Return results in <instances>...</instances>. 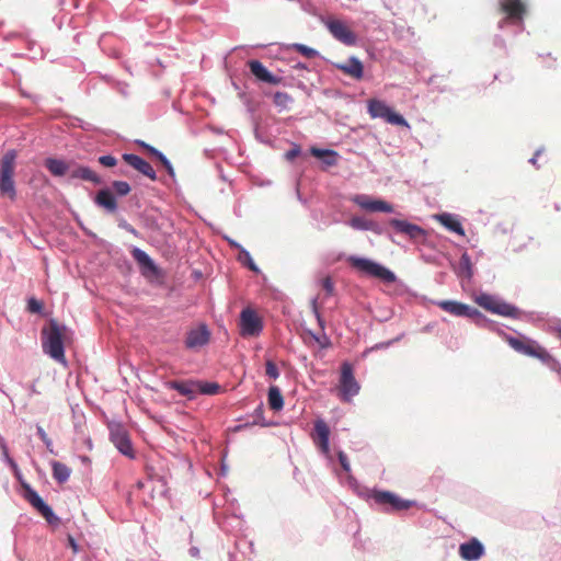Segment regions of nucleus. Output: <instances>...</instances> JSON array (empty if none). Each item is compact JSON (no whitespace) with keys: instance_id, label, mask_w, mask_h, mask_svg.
<instances>
[{"instance_id":"nucleus-1","label":"nucleus","mask_w":561,"mask_h":561,"mask_svg":"<svg viewBox=\"0 0 561 561\" xmlns=\"http://www.w3.org/2000/svg\"><path fill=\"white\" fill-rule=\"evenodd\" d=\"M67 331L65 325L59 324L55 319L49 321L48 329L42 331V346L46 354L55 360L65 364L64 336Z\"/></svg>"},{"instance_id":"nucleus-2","label":"nucleus","mask_w":561,"mask_h":561,"mask_svg":"<svg viewBox=\"0 0 561 561\" xmlns=\"http://www.w3.org/2000/svg\"><path fill=\"white\" fill-rule=\"evenodd\" d=\"M506 341L508 345L516 352L538 358L543 364L550 366L552 369H557L559 366V363L547 352V350L534 340L508 336Z\"/></svg>"},{"instance_id":"nucleus-3","label":"nucleus","mask_w":561,"mask_h":561,"mask_svg":"<svg viewBox=\"0 0 561 561\" xmlns=\"http://www.w3.org/2000/svg\"><path fill=\"white\" fill-rule=\"evenodd\" d=\"M18 152L10 149L0 158V193L13 201L16 196L14 171Z\"/></svg>"},{"instance_id":"nucleus-4","label":"nucleus","mask_w":561,"mask_h":561,"mask_svg":"<svg viewBox=\"0 0 561 561\" xmlns=\"http://www.w3.org/2000/svg\"><path fill=\"white\" fill-rule=\"evenodd\" d=\"M347 262L353 268L363 274L374 276L386 283H393L396 280V275L390 270L368 259L352 255L347 257Z\"/></svg>"},{"instance_id":"nucleus-5","label":"nucleus","mask_w":561,"mask_h":561,"mask_svg":"<svg viewBox=\"0 0 561 561\" xmlns=\"http://www.w3.org/2000/svg\"><path fill=\"white\" fill-rule=\"evenodd\" d=\"M474 301L484 310L499 316L516 319L520 313L517 307L502 301L489 294H481L477 296Z\"/></svg>"},{"instance_id":"nucleus-6","label":"nucleus","mask_w":561,"mask_h":561,"mask_svg":"<svg viewBox=\"0 0 561 561\" xmlns=\"http://www.w3.org/2000/svg\"><path fill=\"white\" fill-rule=\"evenodd\" d=\"M367 110L370 117L373 118H382L391 125L409 126L408 122L402 115L396 113L391 107H389L385 102L380 100H369Z\"/></svg>"},{"instance_id":"nucleus-7","label":"nucleus","mask_w":561,"mask_h":561,"mask_svg":"<svg viewBox=\"0 0 561 561\" xmlns=\"http://www.w3.org/2000/svg\"><path fill=\"white\" fill-rule=\"evenodd\" d=\"M370 497L376 504L383 506L388 512L407 511L414 504L413 501L403 500L390 491H373Z\"/></svg>"},{"instance_id":"nucleus-8","label":"nucleus","mask_w":561,"mask_h":561,"mask_svg":"<svg viewBox=\"0 0 561 561\" xmlns=\"http://www.w3.org/2000/svg\"><path fill=\"white\" fill-rule=\"evenodd\" d=\"M360 387L356 381L353 367L350 363H343L341 366L339 391L342 400L350 401L359 391Z\"/></svg>"},{"instance_id":"nucleus-9","label":"nucleus","mask_w":561,"mask_h":561,"mask_svg":"<svg viewBox=\"0 0 561 561\" xmlns=\"http://www.w3.org/2000/svg\"><path fill=\"white\" fill-rule=\"evenodd\" d=\"M262 329V320L254 310L247 308L241 311L240 333L242 336H257Z\"/></svg>"},{"instance_id":"nucleus-10","label":"nucleus","mask_w":561,"mask_h":561,"mask_svg":"<svg viewBox=\"0 0 561 561\" xmlns=\"http://www.w3.org/2000/svg\"><path fill=\"white\" fill-rule=\"evenodd\" d=\"M325 26L332 36L339 42L347 46L356 44L357 37L345 22L337 19H329L325 21Z\"/></svg>"},{"instance_id":"nucleus-11","label":"nucleus","mask_w":561,"mask_h":561,"mask_svg":"<svg viewBox=\"0 0 561 561\" xmlns=\"http://www.w3.org/2000/svg\"><path fill=\"white\" fill-rule=\"evenodd\" d=\"M110 436L112 443L125 456L134 458V450L126 430L121 424L110 426Z\"/></svg>"},{"instance_id":"nucleus-12","label":"nucleus","mask_w":561,"mask_h":561,"mask_svg":"<svg viewBox=\"0 0 561 561\" xmlns=\"http://www.w3.org/2000/svg\"><path fill=\"white\" fill-rule=\"evenodd\" d=\"M436 305L442 310L455 317H466L471 319L481 317V312L478 309L456 300H440L436 302Z\"/></svg>"},{"instance_id":"nucleus-13","label":"nucleus","mask_w":561,"mask_h":561,"mask_svg":"<svg viewBox=\"0 0 561 561\" xmlns=\"http://www.w3.org/2000/svg\"><path fill=\"white\" fill-rule=\"evenodd\" d=\"M311 438L323 455H330V428L323 420L319 419L314 422Z\"/></svg>"},{"instance_id":"nucleus-14","label":"nucleus","mask_w":561,"mask_h":561,"mask_svg":"<svg viewBox=\"0 0 561 561\" xmlns=\"http://www.w3.org/2000/svg\"><path fill=\"white\" fill-rule=\"evenodd\" d=\"M352 201L360 208L368 211L392 213L393 207L389 203L381 199H373L368 195H356Z\"/></svg>"},{"instance_id":"nucleus-15","label":"nucleus","mask_w":561,"mask_h":561,"mask_svg":"<svg viewBox=\"0 0 561 561\" xmlns=\"http://www.w3.org/2000/svg\"><path fill=\"white\" fill-rule=\"evenodd\" d=\"M500 10L511 21H522L526 13V5L522 0H499Z\"/></svg>"},{"instance_id":"nucleus-16","label":"nucleus","mask_w":561,"mask_h":561,"mask_svg":"<svg viewBox=\"0 0 561 561\" xmlns=\"http://www.w3.org/2000/svg\"><path fill=\"white\" fill-rule=\"evenodd\" d=\"M124 161L129 164L131 168L140 172L141 174L148 176L150 180H156V171L151 167L149 162L144 160L137 154L134 153H124L123 154Z\"/></svg>"},{"instance_id":"nucleus-17","label":"nucleus","mask_w":561,"mask_h":561,"mask_svg":"<svg viewBox=\"0 0 561 561\" xmlns=\"http://www.w3.org/2000/svg\"><path fill=\"white\" fill-rule=\"evenodd\" d=\"M484 553L483 545L476 538L463 542L459 547V554L466 561H476Z\"/></svg>"},{"instance_id":"nucleus-18","label":"nucleus","mask_w":561,"mask_h":561,"mask_svg":"<svg viewBox=\"0 0 561 561\" xmlns=\"http://www.w3.org/2000/svg\"><path fill=\"white\" fill-rule=\"evenodd\" d=\"M390 226L396 229V231L408 236L411 239L417 240L420 238H423L425 234V231L423 228H421L417 225L408 222L405 220L400 219H391L389 221Z\"/></svg>"},{"instance_id":"nucleus-19","label":"nucleus","mask_w":561,"mask_h":561,"mask_svg":"<svg viewBox=\"0 0 561 561\" xmlns=\"http://www.w3.org/2000/svg\"><path fill=\"white\" fill-rule=\"evenodd\" d=\"M165 385L169 389L176 390L181 396L187 399H194L197 396L198 380H171Z\"/></svg>"},{"instance_id":"nucleus-20","label":"nucleus","mask_w":561,"mask_h":561,"mask_svg":"<svg viewBox=\"0 0 561 561\" xmlns=\"http://www.w3.org/2000/svg\"><path fill=\"white\" fill-rule=\"evenodd\" d=\"M210 333L205 325L191 330L185 339L187 348H197L208 343Z\"/></svg>"},{"instance_id":"nucleus-21","label":"nucleus","mask_w":561,"mask_h":561,"mask_svg":"<svg viewBox=\"0 0 561 561\" xmlns=\"http://www.w3.org/2000/svg\"><path fill=\"white\" fill-rule=\"evenodd\" d=\"M249 68L252 75L263 82L271 84H279L282 82V78L273 76L259 60H250Z\"/></svg>"},{"instance_id":"nucleus-22","label":"nucleus","mask_w":561,"mask_h":561,"mask_svg":"<svg viewBox=\"0 0 561 561\" xmlns=\"http://www.w3.org/2000/svg\"><path fill=\"white\" fill-rule=\"evenodd\" d=\"M131 255L135 259V261L140 265L141 272L144 275H157L158 274V267L154 264V262L151 260V257L142 250L135 248L131 251Z\"/></svg>"},{"instance_id":"nucleus-23","label":"nucleus","mask_w":561,"mask_h":561,"mask_svg":"<svg viewBox=\"0 0 561 561\" xmlns=\"http://www.w3.org/2000/svg\"><path fill=\"white\" fill-rule=\"evenodd\" d=\"M98 206L113 214L117 210V202L114 194L108 188L100 190L94 198Z\"/></svg>"},{"instance_id":"nucleus-24","label":"nucleus","mask_w":561,"mask_h":561,"mask_svg":"<svg viewBox=\"0 0 561 561\" xmlns=\"http://www.w3.org/2000/svg\"><path fill=\"white\" fill-rule=\"evenodd\" d=\"M337 68L354 79H362L364 75L363 64L356 57L348 58L346 62L337 65Z\"/></svg>"},{"instance_id":"nucleus-25","label":"nucleus","mask_w":561,"mask_h":561,"mask_svg":"<svg viewBox=\"0 0 561 561\" xmlns=\"http://www.w3.org/2000/svg\"><path fill=\"white\" fill-rule=\"evenodd\" d=\"M69 173L71 179H80L94 184H100L102 182L101 178L88 167L76 165L72 168L71 165Z\"/></svg>"},{"instance_id":"nucleus-26","label":"nucleus","mask_w":561,"mask_h":561,"mask_svg":"<svg viewBox=\"0 0 561 561\" xmlns=\"http://www.w3.org/2000/svg\"><path fill=\"white\" fill-rule=\"evenodd\" d=\"M436 220L440 222L448 230L459 234L465 236V230L460 224V221L451 214L443 213L435 216Z\"/></svg>"},{"instance_id":"nucleus-27","label":"nucleus","mask_w":561,"mask_h":561,"mask_svg":"<svg viewBox=\"0 0 561 561\" xmlns=\"http://www.w3.org/2000/svg\"><path fill=\"white\" fill-rule=\"evenodd\" d=\"M45 167L54 176H64L70 171L71 163L60 159L47 158Z\"/></svg>"},{"instance_id":"nucleus-28","label":"nucleus","mask_w":561,"mask_h":561,"mask_svg":"<svg viewBox=\"0 0 561 561\" xmlns=\"http://www.w3.org/2000/svg\"><path fill=\"white\" fill-rule=\"evenodd\" d=\"M32 505L41 513L49 525H58L60 519L54 514L53 510L39 496L35 499Z\"/></svg>"},{"instance_id":"nucleus-29","label":"nucleus","mask_w":561,"mask_h":561,"mask_svg":"<svg viewBox=\"0 0 561 561\" xmlns=\"http://www.w3.org/2000/svg\"><path fill=\"white\" fill-rule=\"evenodd\" d=\"M136 144L138 146H140L141 148H144L148 153L156 157L162 163V165L167 169L169 174H173V167L162 152H160L154 147L148 145L147 142H145L142 140H137Z\"/></svg>"},{"instance_id":"nucleus-30","label":"nucleus","mask_w":561,"mask_h":561,"mask_svg":"<svg viewBox=\"0 0 561 561\" xmlns=\"http://www.w3.org/2000/svg\"><path fill=\"white\" fill-rule=\"evenodd\" d=\"M268 405L274 411H279L284 407V399L283 394L278 387L271 386L268 389V397H267Z\"/></svg>"},{"instance_id":"nucleus-31","label":"nucleus","mask_w":561,"mask_h":561,"mask_svg":"<svg viewBox=\"0 0 561 561\" xmlns=\"http://www.w3.org/2000/svg\"><path fill=\"white\" fill-rule=\"evenodd\" d=\"M53 477L56 481L59 483L66 482L71 473L70 468H68L65 463H61L59 461H53Z\"/></svg>"},{"instance_id":"nucleus-32","label":"nucleus","mask_w":561,"mask_h":561,"mask_svg":"<svg viewBox=\"0 0 561 561\" xmlns=\"http://www.w3.org/2000/svg\"><path fill=\"white\" fill-rule=\"evenodd\" d=\"M197 394H217L220 390V386L217 382H208V381H201L198 380V387H197Z\"/></svg>"},{"instance_id":"nucleus-33","label":"nucleus","mask_w":561,"mask_h":561,"mask_svg":"<svg viewBox=\"0 0 561 561\" xmlns=\"http://www.w3.org/2000/svg\"><path fill=\"white\" fill-rule=\"evenodd\" d=\"M350 226L352 228L358 229V230H373L374 229V224L369 220H366L363 217H353L350 220Z\"/></svg>"},{"instance_id":"nucleus-34","label":"nucleus","mask_w":561,"mask_h":561,"mask_svg":"<svg viewBox=\"0 0 561 561\" xmlns=\"http://www.w3.org/2000/svg\"><path fill=\"white\" fill-rule=\"evenodd\" d=\"M293 49L300 53L302 56H305L307 58H313L318 55V51L316 49L308 47L306 45H302V44H294Z\"/></svg>"},{"instance_id":"nucleus-35","label":"nucleus","mask_w":561,"mask_h":561,"mask_svg":"<svg viewBox=\"0 0 561 561\" xmlns=\"http://www.w3.org/2000/svg\"><path fill=\"white\" fill-rule=\"evenodd\" d=\"M113 188L119 196H126L130 192V185L125 181H114Z\"/></svg>"},{"instance_id":"nucleus-36","label":"nucleus","mask_w":561,"mask_h":561,"mask_svg":"<svg viewBox=\"0 0 561 561\" xmlns=\"http://www.w3.org/2000/svg\"><path fill=\"white\" fill-rule=\"evenodd\" d=\"M460 267L467 277L472 276V264L470 256L467 253H463L460 257Z\"/></svg>"},{"instance_id":"nucleus-37","label":"nucleus","mask_w":561,"mask_h":561,"mask_svg":"<svg viewBox=\"0 0 561 561\" xmlns=\"http://www.w3.org/2000/svg\"><path fill=\"white\" fill-rule=\"evenodd\" d=\"M311 154L316 158L322 159L327 158V156H337V152L330 149H319V148H311L310 150Z\"/></svg>"},{"instance_id":"nucleus-38","label":"nucleus","mask_w":561,"mask_h":561,"mask_svg":"<svg viewBox=\"0 0 561 561\" xmlns=\"http://www.w3.org/2000/svg\"><path fill=\"white\" fill-rule=\"evenodd\" d=\"M265 373L270 378H273V379H277L279 377L278 368L272 360L266 362Z\"/></svg>"},{"instance_id":"nucleus-39","label":"nucleus","mask_w":561,"mask_h":561,"mask_svg":"<svg viewBox=\"0 0 561 561\" xmlns=\"http://www.w3.org/2000/svg\"><path fill=\"white\" fill-rule=\"evenodd\" d=\"M290 101V96L285 92H276L274 94V103L278 106H286Z\"/></svg>"},{"instance_id":"nucleus-40","label":"nucleus","mask_w":561,"mask_h":561,"mask_svg":"<svg viewBox=\"0 0 561 561\" xmlns=\"http://www.w3.org/2000/svg\"><path fill=\"white\" fill-rule=\"evenodd\" d=\"M37 434L39 436V438L44 442V444L46 445L47 449L53 453V442L51 439L48 437V435L46 434V432L44 431V428L42 426H37Z\"/></svg>"},{"instance_id":"nucleus-41","label":"nucleus","mask_w":561,"mask_h":561,"mask_svg":"<svg viewBox=\"0 0 561 561\" xmlns=\"http://www.w3.org/2000/svg\"><path fill=\"white\" fill-rule=\"evenodd\" d=\"M548 329L550 332L557 334L561 339V320H559V319L549 320Z\"/></svg>"},{"instance_id":"nucleus-42","label":"nucleus","mask_w":561,"mask_h":561,"mask_svg":"<svg viewBox=\"0 0 561 561\" xmlns=\"http://www.w3.org/2000/svg\"><path fill=\"white\" fill-rule=\"evenodd\" d=\"M99 162L106 168H113L117 164V159L110 154L101 156L99 158Z\"/></svg>"},{"instance_id":"nucleus-43","label":"nucleus","mask_w":561,"mask_h":561,"mask_svg":"<svg viewBox=\"0 0 561 561\" xmlns=\"http://www.w3.org/2000/svg\"><path fill=\"white\" fill-rule=\"evenodd\" d=\"M27 309L33 313L41 312L43 309V304L35 298H31L27 302Z\"/></svg>"},{"instance_id":"nucleus-44","label":"nucleus","mask_w":561,"mask_h":561,"mask_svg":"<svg viewBox=\"0 0 561 561\" xmlns=\"http://www.w3.org/2000/svg\"><path fill=\"white\" fill-rule=\"evenodd\" d=\"M322 288L327 291L329 296L334 293V283L330 276H327L322 279Z\"/></svg>"},{"instance_id":"nucleus-45","label":"nucleus","mask_w":561,"mask_h":561,"mask_svg":"<svg viewBox=\"0 0 561 561\" xmlns=\"http://www.w3.org/2000/svg\"><path fill=\"white\" fill-rule=\"evenodd\" d=\"M241 257L244 259V263L248 265V267L251 271L259 272V268L256 264L254 263L253 259L251 257L250 253L247 251H242Z\"/></svg>"},{"instance_id":"nucleus-46","label":"nucleus","mask_w":561,"mask_h":561,"mask_svg":"<svg viewBox=\"0 0 561 561\" xmlns=\"http://www.w3.org/2000/svg\"><path fill=\"white\" fill-rule=\"evenodd\" d=\"M337 458H339V462H340L341 467L343 468V470L345 472H348L351 470V465H350L347 456L343 451H339Z\"/></svg>"},{"instance_id":"nucleus-47","label":"nucleus","mask_w":561,"mask_h":561,"mask_svg":"<svg viewBox=\"0 0 561 561\" xmlns=\"http://www.w3.org/2000/svg\"><path fill=\"white\" fill-rule=\"evenodd\" d=\"M0 448L2 449V454L5 458V460L8 461V463L12 468H16L15 461L9 456L8 447H7L5 443H3L2 440H0Z\"/></svg>"},{"instance_id":"nucleus-48","label":"nucleus","mask_w":561,"mask_h":561,"mask_svg":"<svg viewBox=\"0 0 561 561\" xmlns=\"http://www.w3.org/2000/svg\"><path fill=\"white\" fill-rule=\"evenodd\" d=\"M0 448L2 449V454L5 458V460L8 461V463L12 468H16L15 461L9 456L8 447H7L5 443H3L2 440H0Z\"/></svg>"},{"instance_id":"nucleus-49","label":"nucleus","mask_w":561,"mask_h":561,"mask_svg":"<svg viewBox=\"0 0 561 561\" xmlns=\"http://www.w3.org/2000/svg\"><path fill=\"white\" fill-rule=\"evenodd\" d=\"M310 337L314 340L320 346L324 347L325 343L328 342V337L325 334H322L321 336H318L313 333H310Z\"/></svg>"},{"instance_id":"nucleus-50","label":"nucleus","mask_w":561,"mask_h":561,"mask_svg":"<svg viewBox=\"0 0 561 561\" xmlns=\"http://www.w3.org/2000/svg\"><path fill=\"white\" fill-rule=\"evenodd\" d=\"M336 158L337 156H327V158H323V162L329 167L335 165L337 161Z\"/></svg>"},{"instance_id":"nucleus-51","label":"nucleus","mask_w":561,"mask_h":561,"mask_svg":"<svg viewBox=\"0 0 561 561\" xmlns=\"http://www.w3.org/2000/svg\"><path fill=\"white\" fill-rule=\"evenodd\" d=\"M39 497V495L37 494V492H35L34 490H28L27 493H26V499L27 501L32 504L35 499Z\"/></svg>"},{"instance_id":"nucleus-52","label":"nucleus","mask_w":561,"mask_h":561,"mask_svg":"<svg viewBox=\"0 0 561 561\" xmlns=\"http://www.w3.org/2000/svg\"><path fill=\"white\" fill-rule=\"evenodd\" d=\"M68 542H69V546L71 547V549L73 550V552L75 553L78 552V545L72 536H68Z\"/></svg>"},{"instance_id":"nucleus-53","label":"nucleus","mask_w":561,"mask_h":561,"mask_svg":"<svg viewBox=\"0 0 561 561\" xmlns=\"http://www.w3.org/2000/svg\"><path fill=\"white\" fill-rule=\"evenodd\" d=\"M313 309H314V313H316L318 323H319L320 328L323 330L324 329V321H323L322 317L320 316V313H319V311H318L316 306H314Z\"/></svg>"},{"instance_id":"nucleus-54","label":"nucleus","mask_w":561,"mask_h":561,"mask_svg":"<svg viewBox=\"0 0 561 561\" xmlns=\"http://www.w3.org/2000/svg\"><path fill=\"white\" fill-rule=\"evenodd\" d=\"M298 153H299V150H298V149H293V150H289V151L286 153V157H287V159L291 160V159H294Z\"/></svg>"},{"instance_id":"nucleus-55","label":"nucleus","mask_w":561,"mask_h":561,"mask_svg":"<svg viewBox=\"0 0 561 561\" xmlns=\"http://www.w3.org/2000/svg\"><path fill=\"white\" fill-rule=\"evenodd\" d=\"M541 151L538 150L536 151V153L534 154V157L530 159V162L536 165L537 164V160H538V157L540 156Z\"/></svg>"}]
</instances>
